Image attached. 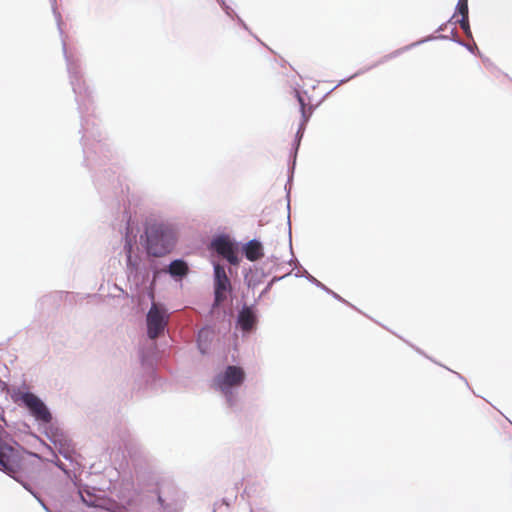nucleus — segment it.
<instances>
[{
  "label": "nucleus",
  "mask_w": 512,
  "mask_h": 512,
  "mask_svg": "<svg viewBox=\"0 0 512 512\" xmlns=\"http://www.w3.org/2000/svg\"><path fill=\"white\" fill-rule=\"evenodd\" d=\"M145 235L148 254L162 257L173 249L175 234L169 226L161 223L151 224L147 226Z\"/></svg>",
  "instance_id": "f257e3e1"
},
{
  "label": "nucleus",
  "mask_w": 512,
  "mask_h": 512,
  "mask_svg": "<svg viewBox=\"0 0 512 512\" xmlns=\"http://www.w3.org/2000/svg\"><path fill=\"white\" fill-rule=\"evenodd\" d=\"M24 468L25 461L20 451L0 437V469L16 479Z\"/></svg>",
  "instance_id": "f03ea898"
},
{
  "label": "nucleus",
  "mask_w": 512,
  "mask_h": 512,
  "mask_svg": "<svg viewBox=\"0 0 512 512\" xmlns=\"http://www.w3.org/2000/svg\"><path fill=\"white\" fill-rule=\"evenodd\" d=\"M169 320L167 311L156 303H153L147 313V333L149 338L156 339L163 333Z\"/></svg>",
  "instance_id": "7ed1b4c3"
},
{
  "label": "nucleus",
  "mask_w": 512,
  "mask_h": 512,
  "mask_svg": "<svg viewBox=\"0 0 512 512\" xmlns=\"http://www.w3.org/2000/svg\"><path fill=\"white\" fill-rule=\"evenodd\" d=\"M232 286L226 271L220 264L214 265V307L219 306L231 292Z\"/></svg>",
  "instance_id": "20e7f679"
},
{
  "label": "nucleus",
  "mask_w": 512,
  "mask_h": 512,
  "mask_svg": "<svg viewBox=\"0 0 512 512\" xmlns=\"http://www.w3.org/2000/svg\"><path fill=\"white\" fill-rule=\"evenodd\" d=\"M21 400L37 420L45 423H49L51 421L52 416L49 410L35 394L30 392L23 393Z\"/></svg>",
  "instance_id": "39448f33"
},
{
  "label": "nucleus",
  "mask_w": 512,
  "mask_h": 512,
  "mask_svg": "<svg viewBox=\"0 0 512 512\" xmlns=\"http://www.w3.org/2000/svg\"><path fill=\"white\" fill-rule=\"evenodd\" d=\"M245 378V373L241 367L228 366L225 372L217 377V384L222 391L226 389L242 384Z\"/></svg>",
  "instance_id": "423d86ee"
},
{
  "label": "nucleus",
  "mask_w": 512,
  "mask_h": 512,
  "mask_svg": "<svg viewBox=\"0 0 512 512\" xmlns=\"http://www.w3.org/2000/svg\"><path fill=\"white\" fill-rule=\"evenodd\" d=\"M211 246L219 255L226 258L231 264H238L239 259L236 249L227 237H218L214 239Z\"/></svg>",
  "instance_id": "0eeeda50"
},
{
  "label": "nucleus",
  "mask_w": 512,
  "mask_h": 512,
  "mask_svg": "<svg viewBox=\"0 0 512 512\" xmlns=\"http://www.w3.org/2000/svg\"><path fill=\"white\" fill-rule=\"evenodd\" d=\"M256 321H257L256 315L254 314V312L252 311V309L250 307H244L239 312L237 322L243 331H245V332L251 331L254 328V326L256 325Z\"/></svg>",
  "instance_id": "6e6552de"
},
{
  "label": "nucleus",
  "mask_w": 512,
  "mask_h": 512,
  "mask_svg": "<svg viewBox=\"0 0 512 512\" xmlns=\"http://www.w3.org/2000/svg\"><path fill=\"white\" fill-rule=\"evenodd\" d=\"M245 256L250 261H256L263 256V249L260 242L256 240L249 241L245 248Z\"/></svg>",
  "instance_id": "1a4fd4ad"
},
{
  "label": "nucleus",
  "mask_w": 512,
  "mask_h": 512,
  "mask_svg": "<svg viewBox=\"0 0 512 512\" xmlns=\"http://www.w3.org/2000/svg\"><path fill=\"white\" fill-rule=\"evenodd\" d=\"M169 273L172 276H185L188 273V266L183 260H174L169 265Z\"/></svg>",
  "instance_id": "9d476101"
},
{
  "label": "nucleus",
  "mask_w": 512,
  "mask_h": 512,
  "mask_svg": "<svg viewBox=\"0 0 512 512\" xmlns=\"http://www.w3.org/2000/svg\"><path fill=\"white\" fill-rule=\"evenodd\" d=\"M132 248H133L132 241L130 239H126L124 249L127 253V266L129 269L136 270L137 269V261H134L132 259V255H131Z\"/></svg>",
  "instance_id": "9b49d317"
},
{
  "label": "nucleus",
  "mask_w": 512,
  "mask_h": 512,
  "mask_svg": "<svg viewBox=\"0 0 512 512\" xmlns=\"http://www.w3.org/2000/svg\"><path fill=\"white\" fill-rule=\"evenodd\" d=\"M457 10L461 17H468V0H458Z\"/></svg>",
  "instance_id": "f8f14e48"
},
{
  "label": "nucleus",
  "mask_w": 512,
  "mask_h": 512,
  "mask_svg": "<svg viewBox=\"0 0 512 512\" xmlns=\"http://www.w3.org/2000/svg\"><path fill=\"white\" fill-rule=\"evenodd\" d=\"M460 27L464 30V32L469 35L470 34V26H469V19L468 17H461L460 20H458Z\"/></svg>",
  "instance_id": "ddd939ff"
},
{
  "label": "nucleus",
  "mask_w": 512,
  "mask_h": 512,
  "mask_svg": "<svg viewBox=\"0 0 512 512\" xmlns=\"http://www.w3.org/2000/svg\"><path fill=\"white\" fill-rule=\"evenodd\" d=\"M296 93V97L299 101V104H300V107H301V112H302V115L303 117L305 118V121L307 120V117L305 115L306 113V110H305V102H304V99L303 97L300 95V93L298 91L295 92Z\"/></svg>",
  "instance_id": "4468645a"
},
{
  "label": "nucleus",
  "mask_w": 512,
  "mask_h": 512,
  "mask_svg": "<svg viewBox=\"0 0 512 512\" xmlns=\"http://www.w3.org/2000/svg\"><path fill=\"white\" fill-rule=\"evenodd\" d=\"M158 502H159L162 506H164V500H163V498H162V496H161L160 494L158 495Z\"/></svg>",
  "instance_id": "2eb2a0df"
}]
</instances>
